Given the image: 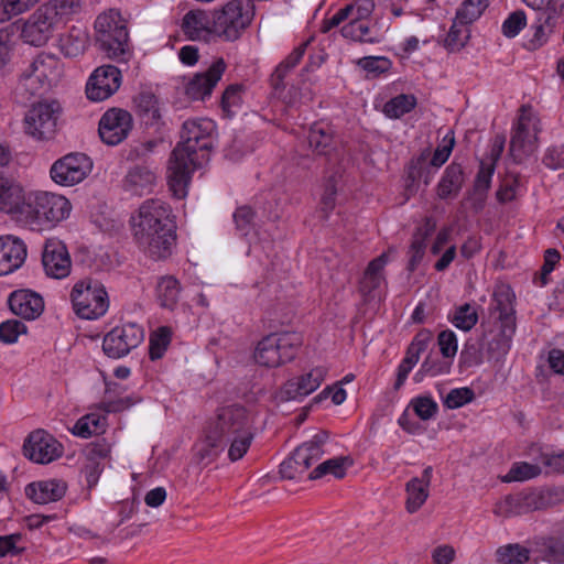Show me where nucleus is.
<instances>
[{
  "label": "nucleus",
  "mask_w": 564,
  "mask_h": 564,
  "mask_svg": "<svg viewBox=\"0 0 564 564\" xmlns=\"http://www.w3.org/2000/svg\"><path fill=\"white\" fill-rule=\"evenodd\" d=\"M216 123L208 118L189 119L182 126L181 141L169 160L167 182L176 198H184L192 173L209 160L215 147Z\"/></svg>",
  "instance_id": "f257e3e1"
},
{
  "label": "nucleus",
  "mask_w": 564,
  "mask_h": 564,
  "mask_svg": "<svg viewBox=\"0 0 564 564\" xmlns=\"http://www.w3.org/2000/svg\"><path fill=\"white\" fill-rule=\"evenodd\" d=\"M131 227L138 247L152 260H165L176 246V225L169 204L148 199L131 217Z\"/></svg>",
  "instance_id": "f03ea898"
},
{
  "label": "nucleus",
  "mask_w": 564,
  "mask_h": 564,
  "mask_svg": "<svg viewBox=\"0 0 564 564\" xmlns=\"http://www.w3.org/2000/svg\"><path fill=\"white\" fill-rule=\"evenodd\" d=\"M70 202L63 195L46 192H28L19 225L41 232L52 230L66 220L72 213Z\"/></svg>",
  "instance_id": "7ed1b4c3"
},
{
  "label": "nucleus",
  "mask_w": 564,
  "mask_h": 564,
  "mask_svg": "<svg viewBox=\"0 0 564 564\" xmlns=\"http://www.w3.org/2000/svg\"><path fill=\"white\" fill-rule=\"evenodd\" d=\"M61 59L48 53L39 54L20 76L17 89L29 97L42 96L57 85L63 76Z\"/></svg>",
  "instance_id": "20e7f679"
},
{
  "label": "nucleus",
  "mask_w": 564,
  "mask_h": 564,
  "mask_svg": "<svg viewBox=\"0 0 564 564\" xmlns=\"http://www.w3.org/2000/svg\"><path fill=\"white\" fill-rule=\"evenodd\" d=\"M254 15L253 0H229L213 11L214 35L227 42H235L251 25Z\"/></svg>",
  "instance_id": "39448f33"
},
{
  "label": "nucleus",
  "mask_w": 564,
  "mask_h": 564,
  "mask_svg": "<svg viewBox=\"0 0 564 564\" xmlns=\"http://www.w3.org/2000/svg\"><path fill=\"white\" fill-rule=\"evenodd\" d=\"M302 345L303 338L299 333L270 334L258 343L254 360L257 364L268 368L279 367L292 361Z\"/></svg>",
  "instance_id": "423d86ee"
},
{
  "label": "nucleus",
  "mask_w": 564,
  "mask_h": 564,
  "mask_svg": "<svg viewBox=\"0 0 564 564\" xmlns=\"http://www.w3.org/2000/svg\"><path fill=\"white\" fill-rule=\"evenodd\" d=\"M69 300L79 318L97 319L106 314V286L98 279L78 280L70 290Z\"/></svg>",
  "instance_id": "0eeeda50"
},
{
  "label": "nucleus",
  "mask_w": 564,
  "mask_h": 564,
  "mask_svg": "<svg viewBox=\"0 0 564 564\" xmlns=\"http://www.w3.org/2000/svg\"><path fill=\"white\" fill-rule=\"evenodd\" d=\"M207 429L212 438L217 437L228 445V438L251 429L249 413L239 404L223 406L218 409L216 417L208 423Z\"/></svg>",
  "instance_id": "6e6552de"
},
{
  "label": "nucleus",
  "mask_w": 564,
  "mask_h": 564,
  "mask_svg": "<svg viewBox=\"0 0 564 564\" xmlns=\"http://www.w3.org/2000/svg\"><path fill=\"white\" fill-rule=\"evenodd\" d=\"M93 169V162L84 153H68L53 163L52 180L62 186H73L84 181Z\"/></svg>",
  "instance_id": "1a4fd4ad"
},
{
  "label": "nucleus",
  "mask_w": 564,
  "mask_h": 564,
  "mask_svg": "<svg viewBox=\"0 0 564 564\" xmlns=\"http://www.w3.org/2000/svg\"><path fill=\"white\" fill-rule=\"evenodd\" d=\"M57 108L55 101L34 105L25 113L24 132L39 141L52 139L56 131Z\"/></svg>",
  "instance_id": "9d476101"
},
{
  "label": "nucleus",
  "mask_w": 564,
  "mask_h": 564,
  "mask_svg": "<svg viewBox=\"0 0 564 564\" xmlns=\"http://www.w3.org/2000/svg\"><path fill=\"white\" fill-rule=\"evenodd\" d=\"M53 9L42 4L24 22L22 39L24 42L41 46L45 44L53 34L54 29L61 23Z\"/></svg>",
  "instance_id": "9b49d317"
},
{
  "label": "nucleus",
  "mask_w": 564,
  "mask_h": 564,
  "mask_svg": "<svg viewBox=\"0 0 564 564\" xmlns=\"http://www.w3.org/2000/svg\"><path fill=\"white\" fill-rule=\"evenodd\" d=\"M63 449V445L44 430L31 432L23 444V455L36 464H48L59 458Z\"/></svg>",
  "instance_id": "f8f14e48"
},
{
  "label": "nucleus",
  "mask_w": 564,
  "mask_h": 564,
  "mask_svg": "<svg viewBox=\"0 0 564 564\" xmlns=\"http://www.w3.org/2000/svg\"><path fill=\"white\" fill-rule=\"evenodd\" d=\"M144 338V330L135 323H127L108 332V357L120 358L138 347Z\"/></svg>",
  "instance_id": "ddd939ff"
},
{
  "label": "nucleus",
  "mask_w": 564,
  "mask_h": 564,
  "mask_svg": "<svg viewBox=\"0 0 564 564\" xmlns=\"http://www.w3.org/2000/svg\"><path fill=\"white\" fill-rule=\"evenodd\" d=\"M226 70V63L217 58L204 73L195 74L185 86V95L191 100H205L220 80Z\"/></svg>",
  "instance_id": "4468645a"
},
{
  "label": "nucleus",
  "mask_w": 564,
  "mask_h": 564,
  "mask_svg": "<svg viewBox=\"0 0 564 564\" xmlns=\"http://www.w3.org/2000/svg\"><path fill=\"white\" fill-rule=\"evenodd\" d=\"M42 264L45 273L54 279H64L70 273L72 261L65 243L58 239L46 240Z\"/></svg>",
  "instance_id": "2eb2a0df"
},
{
  "label": "nucleus",
  "mask_w": 564,
  "mask_h": 564,
  "mask_svg": "<svg viewBox=\"0 0 564 564\" xmlns=\"http://www.w3.org/2000/svg\"><path fill=\"white\" fill-rule=\"evenodd\" d=\"M326 370L316 367L310 372L289 379L279 390L278 398L281 401L303 399L314 392L324 381Z\"/></svg>",
  "instance_id": "dca6fc26"
},
{
  "label": "nucleus",
  "mask_w": 564,
  "mask_h": 564,
  "mask_svg": "<svg viewBox=\"0 0 564 564\" xmlns=\"http://www.w3.org/2000/svg\"><path fill=\"white\" fill-rule=\"evenodd\" d=\"M530 107L522 106L521 115L517 126L513 129L510 140V155L516 163H521L525 158L531 155L535 150L536 137H531L528 122L531 120Z\"/></svg>",
  "instance_id": "f3484780"
},
{
  "label": "nucleus",
  "mask_w": 564,
  "mask_h": 564,
  "mask_svg": "<svg viewBox=\"0 0 564 564\" xmlns=\"http://www.w3.org/2000/svg\"><path fill=\"white\" fill-rule=\"evenodd\" d=\"M542 498V495L534 491L507 495L503 499L496 502L494 513L503 518L525 514L541 508L542 502H540V499Z\"/></svg>",
  "instance_id": "a211bd4d"
},
{
  "label": "nucleus",
  "mask_w": 564,
  "mask_h": 564,
  "mask_svg": "<svg viewBox=\"0 0 564 564\" xmlns=\"http://www.w3.org/2000/svg\"><path fill=\"white\" fill-rule=\"evenodd\" d=\"M10 311L26 321H33L44 311L43 297L31 290H15L8 297Z\"/></svg>",
  "instance_id": "6ab92c4d"
},
{
  "label": "nucleus",
  "mask_w": 564,
  "mask_h": 564,
  "mask_svg": "<svg viewBox=\"0 0 564 564\" xmlns=\"http://www.w3.org/2000/svg\"><path fill=\"white\" fill-rule=\"evenodd\" d=\"M129 32L127 21L118 10H108V58L129 54Z\"/></svg>",
  "instance_id": "aec40b11"
},
{
  "label": "nucleus",
  "mask_w": 564,
  "mask_h": 564,
  "mask_svg": "<svg viewBox=\"0 0 564 564\" xmlns=\"http://www.w3.org/2000/svg\"><path fill=\"white\" fill-rule=\"evenodd\" d=\"M28 250L24 241L19 237L0 236V275H7L24 263Z\"/></svg>",
  "instance_id": "412c9836"
},
{
  "label": "nucleus",
  "mask_w": 564,
  "mask_h": 564,
  "mask_svg": "<svg viewBox=\"0 0 564 564\" xmlns=\"http://www.w3.org/2000/svg\"><path fill=\"white\" fill-rule=\"evenodd\" d=\"M28 193L14 181L0 177V212L19 224Z\"/></svg>",
  "instance_id": "4be33fe9"
},
{
  "label": "nucleus",
  "mask_w": 564,
  "mask_h": 564,
  "mask_svg": "<svg viewBox=\"0 0 564 564\" xmlns=\"http://www.w3.org/2000/svg\"><path fill=\"white\" fill-rule=\"evenodd\" d=\"M514 301L516 294L509 285L501 284L495 289L491 311L498 313L497 321L501 327L517 328Z\"/></svg>",
  "instance_id": "5701e85b"
},
{
  "label": "nucleus",
  "mask_w": 564,
  "mask_h": 564,
  "mask_svg": "<svg viewBox=\"0 0 564 564\" xmlns=\"http://www.w3.org/2000/svg\"><path fill=\"white\" fill-rule=\"evenodd\" d=\"M181 29L191 41H209L214 35L213 13L204 10H189L183 18Z\"/></svg>",
  "instance_id": "b1692460"
},
{
  "label": "nucleus",
  "mask_w": 564,
  "mask_h": 564,
  "mask_svg": "<svg viewBox=\"0 0 564 564\" xmlns=\"http://www.w3.org/2000/svg\"><path fill=\"white\" fill-rule=\"evenodd\" d=\"M317 449H307L302 444L297 446L293 453L284 459L280 465V474L282 478L295 479L303 475L314 463L319 460Z\"/></svg>",
  "instance_id": "393cba45"
},
{
  "label": "nucleus",
  "mask_w": 564,
  "mask_h": 564,
  "mask_svg": "<svg viewBox=\"0 0 564 564\" xmlns=\"http://www.w3.org/2000/svg\"><path fill=\"white\" fill-rule=\"evenodd\" d=\"M308 42H304L295 47L274 69L270 77V85L274 96L285 99V88L289 85L286 80L290 72L300 63Z\"/></svg>",
  "instance_id": "a878e982"
},
{
  "label": "nucleus",
  "mask_w": 564,
  "mask_h": 564,
  "mask_svg": "<svg viewBox=\"0 0 564 564\" xmlns=\"http://www.w3.org/2000/svg\"><path fill=\"white\" fill-rule=\"evenodd\" d=\"M67 490L63 479L52 478L33 481L25 487V495L35 503H50L61 500Z\"/></svg>",
  "instance_id": "bb28decb"
},
{
  "label": "nucleus",
  "mask_w": 564,
  "mask_h": 564,
  "mask_svg": "<svg viewBox=\"0 0 564 564\" xmlns=\"http://www.w3.org/2000/svg\"><path fill=\"white\" fill-rule=\"evenodd\" d=\"M69 432L80 438L98 437L101 441L102 435L106 433V406L101 403L96 411L89 412L79 417Z\"/></svg>",
  "instance_id": "cd10ccee"
},
{
  "label": "nucleus",
  "mask_w": 564,
  "mask_h": 564,
  "mask_svg": "<svg viewBox=\"0 0 564 564\" xmlns=\"http://www.w3.org/2000/svg\"><path fill=\"white\" fill-rule=\"evenodd\" d=\"M436 229V221L433 217H425L422 225L415 230L409 247V262L406 269L414 272L424 258L427 239Z\"/></svg>",
  "instance_id": "c85d7f7f"
},
{
  "label": "nucleus",
  "mask_w": 564,
  "mask_h": 564,
  "mask_svg": "<svg viewBox=\"0 0 564 564\" xmlns=\"http://www.w3.org/2000/svg\"><path fill=\"white\" fill-rule=\"evenodd\" d=\"M433 476L432 466H427L422 471L421 477L411 478L405 485V491L408 494L405 507L408 512H416L429 498V487Z\"/></svg>",
  "instance_id": "c756f323"
},
{
  "label": "nucleus",
  "mask_w": 564,
  "mask_h": 564,
  "mask_svg": "<svg viewBox=\"0 0 564 564\" xmlns=\"http://www.w3.org/2000/svg\"><path fill=\"white\" fill-rule=\"evenodd\" d=\"M133 128V118L128 110L108 109V145H118L126 140Z\"/></svg>",
  "instance_id": "7c9ffc66"
},
{
  "label": "nucleus",
  "mask_w": 564,
  "mask_h": 564,
  "mask_svg": "<svg viewBox=\"0 0 564 564\" xmlns=\"http://www.w3.org/2000/svg\"><path fill=\"white\" fill-rule=\"evenodd\" d=\"M86 464L84 467L88 487L97 485L100 475L104 471V459L106 458L105 438L98 442L89 443L85 448Z\"/></svg>",
  "instance_id": "2f4dec72"
},
{
  "label": "nucleus",
  "mask_w": 564,
  "mask_h": 564,
  "mask_svg": "<svg viewBox=\"0 0 564 564\" xmlns=\"http://www.w3.org/2000/svg\"><path fill=\"white\" fill-rule=\"evenodd\" d=\"M465 183V173L462 164L453 161L446 166L437 184L436 192L441 199L456 197Z\"/></svg>",
  "instance_id": "473e14b6"
},
{
  "label": "nucleus",
  "mask_w": 564,
  "mask_h": 564,
  "mask_svg": "<svg viewBox=\"0 0 564 564\" xmlns=\"http://www.w3.org/2000/svg\"><path fill=\"white\" fill-rule=\"evenodd\" d=\"M388 261V254L383 252L368 263L359 283V291L364 295H369L380 286L381 282L384 280L383 269Z\"/></svg>",
  "instance_id": "72a5a7b5"
},
{
  "label": "nucleus",
  "mask_w": 564,
  "mask_h": 564,
  "mask_svg": "<svg viewBox=\"0 0 564 564\" xmlns=\"http://www.w3.org/2000/svg\"><path fill=\"white\" fill-rule=\"evenodd\" d=\"M138 115L145 126L163 124L156 96L150 91H143L135 98Z\"/></svg>",
  "instance_id": "f704fd0d"
},
{
  "label": "nucleus",
  "mask_w": 564,
  "mask_h": 564,
  "mask_svg": "<svg viewBox=\"0 0 564 564\" xmlns=\"http://www.w3.org/2000/svg\"><path fill=\"white\" fill-rule=\"evenodd\" d=\"M352 465V459L348 456H339L327 459L317 465L308 475L310 480L319 479L326 475H333L341 479L346 475L347 467Z\"/></svg>",
  "instance_id": "c9c22d12"
},
{
  "label": "nucleus",
  "mask_w": 564,
  "mask_h": 564,
  "mask_svg": "<svg viewBox=\"0 0 564 564\" xmlns=\"http://www.w3.org/2000/svg\"><path fill=\"white\" fill-rule=\"evenodd\" d=\"M516 329L499 325V332L487 344L489 359L499 361L509 352Z\"/></svg>",
  "instance_id": "e433bc0d"
},
{
  "label": "nucleus",
  "mask_w": 564,
  "mask_h": 564,
  "mask_svg": "<svg viewBox=\"0 0 564 564\" xmlns=\"http://www.w3.org/2000/svg\"><path fill=\"white\" fill-rule=\"evenodd\" d=\"M88 43V36L85 31L73 28L67 34L59 39V48L66 57H77L82 55Z\"/></svg>",
  "instance_id": "4c0bfd02"
},
{
  "label": "nucleus",
  "mask_w": 564,
  "mask_h": 564,
  "mask_svg": "<svg viewBox=\"0 0 564 564\" xmlns=\"http://www.w3.org/2000/svg\"><path fill=\"white\" fill-rule=\"evenodd\" d=\"M155 180V174L152 171L141 166L132 169L126 177L129 189L140 196L151 192Z\"/></svg>",
  "instance_id": "58836bf2"
},
{
  "label": "nucleus",
  "mask_w": 564,
  "mask_h": 564,
  "mask_svg": "<svg viewBox=\"0 0 564 564\" xmlns=\"http://www.w3.org/2000/svg\"><path fill=\"white\" fill-rule=\"evenodd\" d=\"M85 97L90 102L106 100V65L98 66L88 76L85 85Z\"/></svg>",
  "instance_id": "ea45409f"
},
{
  "label": "nucleus",
  "mask_w": 564,
  "mask_h": 564,
  "mask_svg": "<svg viewBox=\"0 0 564 564\" xmlns=\"http://www.w3.org/2000/svg\"><path fill=\"white\" fill-rule=\"evenodd\" d=\"M310 148L319 155H326L333 149V134L328 128L313 124L308 131Z\"/></svg>",
  "instance_id": "a19ab883"
},
{
  "label": "nucleus",
  "mask_w": 564,
  "mask_h": 564,
  "mask_svg": "<svg viewBox=\"0 0 564 564\" xmlns=\"http://www.w3.org/2000/svg\"><path fill=\"white\" fill-rule=\"evenodd\" d=\"M156 295L162 307L173 308L178 301V281L173 276L161 278L156 285Z\"/></svg>",
  "instance_id": "79ce46f5"
},
{
  "label": "nucleus",
  "mask_w": 564,
  "mask_h": 564,
  "mask_svg": "<svg viewBox=\"0 0 564 564\" xmlns=\"http://www.w3.org/2000/svg\"><path fill=\"white\" fill-rule=\"evenodd\" d=\"M488 6L489 0H464L456 10V21L460 25H469L481 17Z\"/></svg>",
  "instance_id": "37998d69"
},
{
  "label": "nucleus",
  "mask_w": 564,
  "mask_h": 564,
  "mask_svg": "<svg viewBox=\"0 0 564 564\" xmlns=\"http://www.w3.org/2000/svg\"><path fill=\"white\" fill-rule=\"evenodd\" d=\"M416 104L414 95L401 94L384 104L383 112L389 118L398 119L412 111Z\"/></svg>",
  "instance_id": "c03bdc74"
},
{
  "label": "nucleus",
  "mask_w": 564,
  "mask_h": 564,
  "mask_svg": "<svg viewBox=\"0 0 564 564\" xmlns=\"http://www.w3.org/2000/svg\"><path fill=\"white\" fill-rule=\"evenodd\" d=\"M212 433L206 429V437L203 443L197 448V458L200 464L208 465L214 462L225 449L227 446L221 440L217 437H210Z\"/></svg>",
  "instance_id": "a18cd8bd"
},
{
  "label": "nucleus",
  "mask_w": 564,
  "mask_h": 564,
  "mask_svg": "<svg viewBox=\"0 0 564 564\" xmlns=\"http://www.w3.org/2000/svg\"><path fill=\"white\" fill-rule=\"evenodd\" d=\"M557 20H551L550 23H545V15L536 14L534 22V34L533 36L524 42L523 46L528 51H535L541 47L547 41V32H552Z\"/></svg>",
  "instance_id": "49530a36"
},
{
  "label": "nucleus",
  "mask_w": 564,
  "mask_h": 564,
  "mask_svg": "<svg viewBox=\"0 0 564 564\" xmlns=\"http://www.w3.org/2000/svg\"><path fill=\"white\" fill-rule=\"evenodd\" d=\"M528 7L536 11V14L545 15V23L557 20L564 10L562 0H522Z\"/></svg>",
  "instance_id": "de8ad7c7"
},
{
  "label": "nucleus",
  "mask_w": 564,
  "mask_h": 564,
  "mask_svg": "<svg viewBox=\"0 0 564 564\" xmlns=\"http://www.w3.org/2000/svg\"><path fill=\"white\" fill-rule=\"evenodd\" d=\"M530 560V551L516 543L497 550V561L500 564H523Z\"/></svg>",
  "instance_id": "09e8293b"
},
{
  "label": "nucleus",
  "mask_w": 564,
  "mask_h": 564,
  "mask_svg": "<svg viewBox=\"0 0 564 564\" xmlns=\"http://www.w3.org/2000/svg\"><path fill=\"white\" fill-rule=\"evenodd\" d=\"M451 322L456 328L469 332L478 322L476 307L469 303H465L456 307Z\"/></svg>",
  "instance_id": "8fccbe9b"
},
{
  "label": "nucleus",
  "mask_w": 564,
  "mask_h": 564,
  "mask_svg": "<svg viewBox=\"0 0 564 564\" xmlns=\"http://www.w3.org/2000/svg\"><path fill=\"white\" fill-rule=\"evenodd\" d=\"M171 343V330L166 326L159 327L150 336L149 357L158 360L163 357Z\"/></svg>",
  "instance_id": "3c124183"
},
{
  "label": "nucleus",
  "mask_w": 564,
  "mask_h": 564,
  "mask_svg": "<svg viewBox=\"0 0 564 564\" xmlns=\"http://www.w3.org/2000/svg\"><path fill=\"white\" fill-rule=\"evenodd\" d=\"M40 0H0V23L11 20L34 7Z\"/></svg>",
  "instance_id": "603ef678"
},
{
  "label": "nucleus",
  "mask_w": 564,
  "mask_h": 564,
  "mask_svg": "<svg viewBox=\"0 0 564 564\" xmlns=\"http://www.w3.org/2000/svg\"><path fill=\"white\" fill-rule=\"evenodd\" d=\"M253 440V434L250 430H247L238 435H235L232 438H228V457L231 462H237L241 459L245 454L248 452Z\"/></svg>",
  "instance_id": "864d4df0"
},
{
  "label": "nucleus",
  "mask_w": 564,
  "mask_h": 564,
  "mask_svg": "<svg viewBox=\"0 0 564 564\" xmlns=\"http://www.w3.org/2000/svg\"><path fill=\"white\" fill-rule=\"evenodd\" d=\"M541 468L525 462L514 463L508 474L503 477V481H524L539 476Z\"/></svg>",
  "instance_id": "5fc2aeb1"
},
{
  "label": "nucleus",
  "mask_w": 564,
  "mask_h": 564,
  "mask_svg": "<svg viewBox=\"0 0 564 564\" xmlns=\"http://www.w3.org/2000/svg\"><path fill=\"white\" fill-rule=\"evenodd\" d=\"M464 25H460L458 21H456V18L453 21L452 26L449 28V31L447 33V36L444 41V46L449 52H458L465 45L467 44L469 40V32L468 30H465V35H463V28Z\"/></svg>",
  "instance_id": "6e6d98bb"
},
{
  "label": "nucleus",
  "mask_w": 564,
  "mask_h": 564,
  "mask_svg": "<svg viewBox=\"0 0 564 564\" xmlns=\"http://www.w3.org/2000/svg\"><path fill=\"white\" fill-rule=\"evenodd\" d=\"M520 188V175L509 173L496 192V198L500 204L516 199Z\"/></svg>",
  "instance_id": "4d7b16f0"
},
{
  "label": "nucleus",
  "mask_w": 564,
  "mask_h": 564,
  "mask_svg": "<svg viewBox=\"0 0 564 564\" xmlns=\"http://www.w3.org/2000/svg\"><path fill=\"white\" fill-rule=\"evenodd\" d=\"M164 144L163 138H155L151 140H147L144 142H138L130 145V149L127 152V160L135 161L148 158L151 153H154L155 150Z\"/></svg>",
  "instance_id": "13d9d810"
},
{
  "label": "nucleus",
  "mask_w": 564,
  "mask_h": 564,
  "mask_svg": "<svg viewBox=\"0 0 564 564\" xmlns=\"http://www.w3.org/2000/svg\"><path fill=\"white\" fill-rule=\"evenodd\" d=\"M28 330L24 323L18 319H8L0 324V340L3 344H14L19 336Z\"/></svg>",
  "instance_id": "bf43d9fd"
},
{
  "label": "nucleus",
  "mask_w": 564,
  "mask_h": 564,
  "mask_svg": "<svg viewBox=\"0 0 564 564\" xmlns=\"http://www.w3.org/2000/svg\"><path fill=\"white\" fill-rule=\"evenodd\" d=\"M254 218L256 213L250 206L243 205L238 207L234 213L236 229L242 236H247L254 227Z\"/></svg>",
  "instance_id": "052dcab7"
},
{
  "label": "nucleus",
  "mask_w": 564,
  "mask_h": 564,
  "mask_svg": "<svg viewBox=\"0 0 564 564\" xmlns=\"http://www.w3.org/2000/svg\"><path fill=\"white\" fill-rule=\"evenodd\" d=\"M358 64L372 77H378L379 75L387 73L392 66L391 61L384 56L362 57L359 59Z\"/></svg>",
  "instance_id": "680f3d73"
},
{
  "label": "nucleus",
  "mask_w": 564,
  "mask_h": 564,
  "mask_svg": "<svg viewBox=\"0 0 564 564\" xmlns=\"http://www.w3.org/2000/svg\"><path fill=\"white\" fill-rule=\"evenodd\" d=\"M240 91L241 86L230 85L223 93L220 106L226 117L231 118L236 115L235 108L241 104Z\"/></svg>",
  "instance_id": "e2e57ef3"
},
{
  "label": "nucleus",
  "mask_w": 564,
  "mask_h": 564,
  "mask_svg": "<svg viewBox=\"0 0 564 564\" xmlns=\"http://www.w3.org/2000/svg\"><path fill=\"white\" fill-rule=\"evenodd\" d=\"M496 162L486 163L480 161L479 170L476 174L473 189L474 192L488 193L491 186L492 175L495 173Z\"/></svg>",
  "instance_id": "0e129e2a"
},
{
  "label": "nucleus",
  "mask_w": 564,
  "mask_h": 564,
  "mask_svg": "<svg viewBox=\"0 0 564 564\" xmlns=\"http://www.w3.org/2000/svg\"><path fill=\"white\" fill-rule=\"evenodd\" d=\"M475 398V392L468 387L452 389L443 403L448 409H458L465 404L471 402Z\"/></svg>",
  "instance_id": "69168bd1"
},
{
  "label": "nucleus",
  "mask_w": 564,
  "mask_h": 564,
  "mask_svg": "<svg viewBox=\"0 0 564 564\" xmlns=\"http://www.w3.org/2000/svg\"><path fill=\"white\" fill-rule=\"evenodd\" d=\"M527 25V15L524 11L517 10L508 15L503 21L501 31L502 34L509 39L517 36L520 31Z\"/></svg>",
  "instance_id": "338daca9"
},
{
  "label": "nucleus",
  "mask_w": 564,
  "mask_h": 564,
  "mask_svg": "<svg viewBox=\"0 0 564 564\" xmlns=\"http://www.w3.org/2000/svg\"><path fill=\"white\" fill-rule=\"evenodd\" d=\"M540 558L551 564L564 563V541L550 539L541 550Z\"/></svg>",
  "instance_id": "774afa93"
}]
</instances>
